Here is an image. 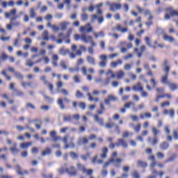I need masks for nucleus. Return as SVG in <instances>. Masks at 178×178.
Listing matches in <instances>:
<instances>
[{
  "mask_svg": "<svg viewBox=\"0 0 178 178\" xmlns=\"http://www.w3.org/2000/svg\"><path fill=\"white\" fill-rule=\"evenodd\" d=\"M116 156H118V152H113L111 154L110 159L107 162H106L103 165L104 169L108 168V165H111V163H114V166L115 168H120V165H122V162H123V159L120 158H117L115 159Z\"/></svg>",
  "mask_w": 178,
  "mask_h": 178,
  "instance_id": "obj_1",
  "label": "nucleus"
},
{
  "mask_svg": "<svg viewBox=\"0 0 178 178\" xmlns=\"http://www.w3.org/2000/svg\"><path fill=\"white\" fill-rule=\"evenodd\" d=\"M74 38L75 41H79V40H81L86 44H88V42H90L92 45V47H95L97 44L95 43L94 40H92V37L90 35H86V33H82L81 35L75 34L74 35Z\"/></svg>",
  "mask_w": 178,
  "mask_h": 178,
  "instance_id": "obj_2",
  "label": "nucleus"
},
{
  "mask_svg": "<svg viewBox=\"0 0 178 178\" xmlns=\"http://www.w3.org/2000/svg\"><path fill=\"white\" fill-rule=\"evenodd\" d=\"M107 6L109 8L110 12H118L122 9V3L118 2L111 3L109 1L106 2Z\"/></svg>",
  "mask_w": 178,
  "mask_h": 178,
  "instance_id": "obj_3",
  "label": "nucleus"
},
{
  "mask_svg": "<svg viewBox=\"0 0 178 178\" xmlns=\"http://www.w3.org/2000/svg\"><path fill=\"white\" fill-rule=\"evenodd\" d=\"M58 172L61 175H63L65 172H67V173H68V175H70V176H77V170H76V168H74V166L73 165L70 166V168H67L65 170L60 169Z\"/></svg>",
  "mask_w": 178,
  "mask_h": 178,
  "instance_id": "obj_4",
  "label": "nucleus"
},
{
  "mask_svg": "<svg viewBox=\"0 0 178 178\" xmlns=\"http://www.w3.org/2000/svg\"><path fill=\"white\" fill-rule=\"evenodd\" d=\"M56 90L58 92H60V94H63V95H65V97H67V95H69V91H67V90L65 88L61 89L62 87H63V82L58 81L56 83Z\"/></svg>",
  "mask_w": 178,
  "mask_h": 178,
  "instance_id": "obj_5",
  "label": "nucleus"
},
{
  "mask_svg": "<svg viewBox=\"0 0 178 178\" xmlns=\"http://www.w3.org/2000/svg\"><path fill=\"white\" fill-rule=\"evenodd\" d=\"M163 72H165V74L161 76V82L162 84H168L170 82L168 81L169 79V72L170 71V66H167L166 67L163 69Z\"/></svg>",
  "mask_w": 178,
  "mask_h": 178,
  "instance_id": "obj_6",
  "label": "nucleus"
},
{
  "mask_svg": "<svg viewBox=\"0 0 178 178\" xmlns=\"http://www.w3.org/2000/svg\"><path fill=\"white\" fill-rule=\"evenodd\" d=\"M69 139V135H66L63 138V142L65 144L64 148L65 149H67L69 148H74L76 147V145H74V143L73 142V140H74V138H71V142L70 144H67V140Z\"/></svg>",
  "mask_w": 178,
  "mask_h": 178,
  "instance_id": "obj_7",
  "label": "nucleus"
},
{
  "mask_svg": "<svg viewBox=\"0 0 178 178\" xmlns=\"http://www.w3.org/2000/svg\"><path fill=\"white\" fill-rule=\"evenodd\" d=\"M40 80L43 81L44 86H47L48 89L49 90L51 94H54V84L52 83L49 82L48 80H47V76H41Z\"/></svg>",
  "mask_w": 178,
  "mask_h": 178,
  "instance_id": "obj_8",
  "label": "nucleus"
},
{
  "mask_svg": "<svg viewBox=\"0 0 178 178\" xmlns=\"http://www.w3.org/2000/svg\"><path fill=\"white\" fill-rule=\"evenodd\" d=\"M13 15L10 18V23H15V20L19 18V15H16V9H12L10 13H5V17L8 19V17H10V16Z\"/></svg>",
  "mask_w": 178,
  "mask_h": 178,
  "instance_id": "obj_9",
  "label": "nucleus"
},
{
  "mask_svg": "<svg viewBox=\"0 0 178 178\" xmlns=\"http://www.w3.org/2000/svg\"><path fill=\"white\" fill-rule=\"evenodd\" d=\"M76 166L78 168V170H81V172L83 174L91 175L92 173V169H87V168H86V165H84L80 163H78L76 164Z\"/></svg>",
  "mask_w": 178,
  "mask_h": 178,
  "instance_id": "obj_10",
  "label": "nucleus"
},
{
  "mask_svg": "<svg viewBox=\"0 0 178 178\" xmlns=\"http://www.w3.org/2000/svg\"><path fill=\"white\" fill-rule=\"evenodd\" d=\"M99 59L101 60L99 63V66H100V67H106V65H108V56L102 54L99 56Z\"/></svg>",
  "mask_w": 178,
  "mask_h": 178,
  "instance_id": "obj_11",
  "label": "nucleus"
},
{
  "mask_svg": "<svg viewBox=\"0 0 178 178\" xmlns=\"http://www.w3.org/2000/svg\"><path fill=\"white\" fill-rule=\"evenodd\" d=\"M79 31L81 33H84V31L86 33H91L92 32V26H91V24L88 23L85 26H81L79 28Z\"/></svg>",
  "mask_w": 178,
  "mask_h": 178,
  "instance_id": "obj_12",
  "label": "nucleus"
},
{
  "mask_svg": "<svg viewBox=\"0 0 178 178\" xmlns=\"http://www.w3.org/2000/svg\"><path fill=\"white\" fill-rule=\"evenodd\" d=\"M121 45H126V47H122L121 48V52L122 54H126L127 52L128 49H131V48H133V44L132 43H127L126 42H121Z\"/></svg>",
  "mask_w": 178,
  "mask_h": 178,
  "instance_id": "obj_13",
  "label": "nucleus"
},
{
  "mask_svg": "<svg viewBox=\"0 0 178 178\" xmlns=\"http://www.w3.org/2000/svg\"><path fill=\"white\" fill-rule=\"evenodd\" d=\"M97 19L99 24H102L104 23V17L101 16L98 17V15L94 14L91 16V22L94 23Z\"/></svg>",
  "mask_w": 178,
  "mask_h": 178,
  "instance_id": "obj_14",
  "label": "nucleus"
},
{
  "mask_svg": "<svg viewBox=\"0 0 178 178\" xmlns=\"http://www.w3.org/2000/svg\"><path fill=\"white\" fill-rule=\"evenodd\" d=\"M118 101V97L114 95H108L106 99H104V104L106 105H111V102H116Z\"/></svg>",
  "mask_w": 178,
  "mask_h": 178,
  "instance_id": "obj_15",
  "label": "nucleus"
},
{
  "mask_svg": "<svg viewBox=\"0 0 178 178\" xmlns=\"http://www.w3.org/2000/svg\"><path fill=\"white\" fill-rule=\"evenodd\" d=\"M63 101H66V102H70V101L67 99V98H58L57 100V104L62 111L65 109V104L63 103Z\"/></svg>",
  "mask_w": 178,
  "mask_h": 178,
  "instance_id": "obj_16",
  "label": "nucleus"
},
{
  "mask_svg": "<svg viewBox=\"0 0 178 178\" xmlns=\"http://www.w3.org/2000/svg\"><path fill=\"white\" fill-rule=\"evenodd\" d=\"M162 98H167V99H172V95L170 93L159 95L155 99L156 102H159V100Z\"/></svg>",
  "mask_w": 178,
  "mask_h": 178,
  "instance_id": "obj_17",
  "label": "nucleus"
},
{
  "mask_svg": "<svg viewBox=\"0 0 178 178\" xmlns=\"http://www.w3.org/2000/svg\"><path fill=\"white\" fill-rule=\"evenodd\" d=\"M116 147H123V148H127V142L123 138L118 139V143H115Z\"/></svg>",
  "mask_w": 178,
  "mask_h": 178,
  "instance_id": "obj_18",
  "label": "nucleus"
},
{
  "mask_svg": "<svg viewBox=\"0 0 178 178\" xmlns=\"http://www.w3.org/2000/svg\"><path fill=\"white\" fill-rule=\"evenodd\" d=\"M81 72L83 76H86V79L87 80H88V81H91V80H92V76H91L90 74L87 75V67H86V66H83L81 68Z\"/></svg>",
  "mask_w": 178,
  "mask_h": 178,
  "instance_id": "obj_19",
  "label": "nucleus"
},
{
  "mask_svg": "<svg viewBox=\"0 0 178 178\" xmlns=\"http://www.w3.org/2000/svg\"><path fill=\"white\" fill-rule=\"evenodd\" d=\"M87 144H88V138L83 136L78 139V145H87Z\"/></svg>",
  "mask_w": 178,
  "mask_h": 178,
  "instance_id": "obj_20",
  "label": "nucleus"
},
{
  "mask_svg": "<svg viewBox=\"0 0 178 178\" xmlns=\"http://www.w3.org/2000/svg\"><path fill=\"white\" fill-rule=\"evenodd\" d=\"M145 152H146V154H147V155H150L148 156L149 161H152V162H154L155 161V156L154 154H152V149L147 148L145 149Z\"/></svg>",
  "mask_w": 178,
  "mask_h": 178,
  "instance_id": "obj_21",
  "label": "nucleus"
},
{
  "mask_svg": "<svg viewBox=\"0 0 178 178\" xmlns=\"http://www.w3.org/2000/svg\"><path fill=\"white\" fill-rule=\"evenodd\" d=\"M134 91H144V87L141 84V82H138L136 85L132 86Z\"/></svg>",
  "mask_w": 178,
  "mask_h": 178,
  "instance_id": "obj_22",
  "label": "nucleus"
},
{
  "mask_svg": "<svg viewBox=\"0 0 178 178\" xmlns=\"http://www.w3.org/2000/svg\"><path fill=\"white\" fill-rule=\"evenodd\" d=\"M115 30H116L117 31H120L123 34L129 31V28L127 27L122 28V25H120V24H118L115 28Z\"/></svg>",
  "mask_w": 178,
  "mask_h": 178,
  "instance_id": "obj_23",
  "label": "nucleus"
},
{
  "mask_svg": "<svg viewBox=\"0 0 178 178\" xmlns=\"http://www.w3.org/2000/svg\"><path fill=\"white\" fill-rule=\"evenodd\" d=\"M50 137L52 138V141L54 143H56L57 141H59L61 140L60 136H56V131H50Z\"/></svg>",
  "mask_w": 178,
  "mask_h": 178,
  "instance_id": "obj_24",
  "label": "nucleus"
},
{
  "mask_svg": "<svg viewBox=\"0 0 178 178\" xmlns=\"http://www.w3.org/2000/svg\"><path fill=\"white\" fill-rule=\"evenodd\" d=\"M52 66L54 67H58V61L59 60V56L58 54H53L51 56Z\"/></svg>",
  "mask_w": 178,
  "mask_h": 178,
  "instance_id": "obj_25",
  "label": "nucleus"
},
{
  "mask_svg": "<svg viewBox=\"0 0 178 178\" xmlns=\"http://www.w3.org/2000/svg\"><path fill=\"white\" fill-rule=\"evenodd\" d=\"M159 140L158 138L156 136H154L152 137H149L147 138V143H149V144H151L153 146L156 145V143H158Z\"/></svg>",
  "mask_w": 178,
  "mask_h": 178,
  "instance_id": "obj_26",
  "label": "nucleus"
},
{
  "mask_svg": "<svg viewBox=\"0 0 178 178\" xmlns=\"http://www.w3.org/2000/svg\"><path fill=\"white\" fill-rule=\"evenodd\" d=\"M149 82H150V84H152V87L149 85L146 86V88L148 91H151L152 88H155V87H156V81H155L154 79H151L149 80Z\"/></svg>",
  "mask_w": 178,
  "mask_h": 178,
  "instance_id": "obj_27",
  "label": "nucleus"
},
{
  "mask_svg": "<svg viewBox=\"0 0 178 178\" xmlns=\"http://www.w3.org/2000/svg\"><path fill=\"white\" fill-rule=\"evenodd\" d=\"M95 122H97L99 124V126H104V118H99L97 114H95L93 115Z\"/></svg>",
  "mask_w": 178,
  "mask_h": 178,
  "instance_id": "obj_28",
  "label": "nucleus"
},
{
  "mask_svg": "<svg viewBox=\"0 0 178 178\" xmlns=\"http://www.w3.org/2000/svg\"><path fill=\"white\" fill-rule=\"evenodd\" d=\"M164 131L165 134H167V141H172L173 138H172V136H170V129H169L168 126H165L164 127Z\"/></svg>",
  "mask_w": 178,
  "mask_h": 178,
  "instance_id": "obj_29",
  "label": "nucleus"
},
{
  "mask_svg": "<svg viewBox=\"0 0 178 178\" xmlns=\"http://www.w3.org/2000/svg\"><path fill=\"white\" fill-rule=\"evenodd\" d=\"M31 145H33V142H27L21 143L19 147L22 149H28Z\"/></svg>",
  "mask_w": 178,
  "mask_h": 178,
  "instance_id": "obj_30",
  "label": "nucleus"
},
{
  "mask_svg": "<svg viewBox=\"0 0 178 178\" xmlns=\"http://www.w3.org/2000/svg\"><path fill=\"white\" fill-rule=\"evenodd\" d=\"M20 24V22H15V23L8 24L6 25V29L10 31L13 29V26L15 27H19V25Z\"/></svg>",
  "mask_w": 178,
  "mask_h": 178,
  "instance_id": "obj_31",
  "label": "nucleus"
},
{
  "mask_svg": "<svg viewBox=\"0 0 178 178\" xmlns=\"http://www.w3.org/2000/svg\"><path fill=\"white\" fill-rule=\"evenodd\" d=\"M9 59V56L5 53V51H1L0 53V60L2 62H6Z\"/></svg>",
  "mask_w": 178,
  "mask_h": 178,
  "instance_id": "obj_32",
  "label": "nucleus"
},
{
  "mask_svg": "<svg viewBox=\"0 0 178 178\" xmlns=\"http://www.w3.org/2000/svg\"><path fill=\"white\" fill-rule=\"evenodd\" d=\"M123 61L121 59H118L116 61H112L110 64L111 67H118L119 65H122Z\"/></svg>",
  "mask_w": 178,
  "mask_h": 178,
  "instance_id": "obj_33",
  "label": "nucleus"
},
{
  "mask_svg": "<svg viewBox=\"0 0 178 178\" xmlns=\"http://www.w3.org/2000/svg\"><path fill=\"white\" fill-rule=\"evenodd\" d=\"M145 42H146V44L147 45V47H150V48H153L154 49H156V45H152L151 44V39L149 38V37H145L144 38Z\"/></svg>",
  "mask_w": 178,
  "mask_h": 178,
  "instance_id": "obj_34",
  "label": "nucleus"
},
{
  "mask_svg": "<svg viewBox=\"0 0 178 178\" xmlns=\"http://www.w3.org/2000/svg\"><path fill=\"white\" fill-rule=\"evenodd\" d=\"M163 40H164V41H168V42H175V38L172 36H169L167 34L163 35Z\"/></svg>",
  "mask_w": 178,
  "mask_h": 178,
  "instance_id": "obj_35",
  "label": "nucleus"
},
{
  "mask_svg": "<svg viewBox=\"0 0 178 178\" xmlns=\"http://www.w3.org/2000/svg\"><path fill=\"white\" fill-rule=\"evenodd\" d=\"M168 86L171 91H176V90H178V84L177 83L170 82L168 84Z\"/></svg>",
  "mask_w": 178,
  "mask_h": 178,
  "instance_id": "obj_36",
  "label": "nucleus"
},
{
  "mask_svg": "<svg viewBox=\"0 0 178 178\" xmlns=\"http://www.w3.org/2000/svg\"><path fill=\"white\" fill-rule=\"evenodd\" d=\"M166 11L170 13V16H178V12L173 10V8L172 7L167 8Z\"/></svg>",
  "mask_w": 178,
  "mask_h": 178,
  "instance_id": "obj_37",
  "label": "nucleus"
},
{
  "mask_svg": "<svg viewBox=\"0 0 178 178\" xmlns=\"http://www.w3.org/2000/svg\"><path fill=\"white\" fill-rule=\"evenodd\" d=\"M117 80H122L124 77V72L122 70H120L116 72Z\"/></svg>",
  "mask_w": 178,
  "mask_h": 178,
  "instance_id": "obj_38",
  "label": "nucleus"
},
{
  "mask_svg": "<svg viewBox=\"0 0 178 178\" xmlns=\"http://www.w3.org/2000/svg\"><path fill=\"white\" fill-rule=\"evenodd\" d=\"M82 51L81 50H76V54L74 53H70V57L71 59H74L76 58V56L78 55L79 56H81L82 55Z\"/></svg>",
  "mask_w": 178,
  "mask_h": 178,
  "instance_id": "obj_39",
  "label": "nucleus"
},
{
  "mask_svg": "<svg viewBox=\"0 0 178 178\" xmlns=\"http://www.w3.org/2000/svg\"><path fill=\"white\" fill-rule=\"evenodd\" d=\"M145 49H147V47L145 45H142L140 47V52H138L137 54V56L138 58H140L141 56H143V53L145 52Z\"/></svg>",
  "mask_w": 178,
  "mask_h": 178,
  "instance_id": "obj_40",
  "label": "nucleus"
},
{
  "mask_svg": "<svg viewBox=\"0 0 178 178\" xmlns=\"http://www.w3.org/2000/svg\"><path fill=\"white\" fill-rule=\"evenodd\" d=\"M86 60L88 62L90 65H95V58L91 56H88L86 57Z\"/></svg>",
  "mask_w": 178,
  "mask_h": 178,
  "instance_id": "obj_41",
  "label": "nucleus"
},
{
  "mask_svg": "<svg viewBox=\"0 0 178 178\" xmlns=\"http://www.w3.org/2000/svg\"><path fill=\"white\" fill-rule=\"evenodd\" d=\"M102 154H100V157L102 159H105L106 158V156H108V149L107 147H103L102 149Z\"/></svg>",
  "mask_w": 178,
  "mask_h": 178,
  "instance_id": "obj_42",
  "label": "nucleus"
},
{
  "mask_svg": "<svg viewBox=\"0 0 178 178\" xmlns=\"http://www.w3.org/2000/svg\"><path fill=\"white\" fill-rule=\"evenodd\" d=\"M69 24H70V22H60V26L61 27V30L63 31H65V30L67 29V26H69Z\"/></svg>",
  "mask_w": 178,
  "mask_h": 178,
  "instance_id": "obj_43",
  "label": "nucleus"
},
{
  "mask_svg": "<svg viewBox=\"0 0 178 178\" xmlns=\"http://www.w3.org/2000/svg\"><path fill=\"white\" fill-rule=\"evenodd\" d=\"M137 165L140 168H147L148 166V163H147V162L141 160L137 161Z\"/></svg>",
  "mask_w": 178,
  "mask_h": 178,
  "instance_id": "obj_44",
  "label": "nucleus"
},
{
  "mask_svg": "<svg viewBox=\"0 0 178 178\" xmlns=\"http://www.w3.org/2000/svg\"><path fill=\"white\" fill-rule=\"evenodd\" d=\"M52 151L50 148H46L42 152L41 156H47V155H51Z\"/></svg>",
  "mask_w": 178,
  "mask_h": 178,
  "instance_id": "obj_45",
  "label": "nucleus"
},
{
  "mask_svg": "<svg viewBox=\"0 0 178 178\" xmlns=\"http://www.w3.org/2000/svg\"><path fill=\"white\" fill-rule=\"evenodd\" d=\"M175 158H177V154H172V156H170L168 159L165 160L164 163H169V162H173V161H175Z\"/></svg>",
  "mask_w": 178,
  "mask_h": 178,
  "instance_id": "obj_46",
  "label": "nucleus"
},
{
  "mask_svg": "<svg viewBox=\"0 0 178 178\" xmlns=\"http://www.w3.org/2000/svg\"><path fill=\"white\" fill-rule=\"evenodd\" d=\"M160 148L163 149V151H165V149H168L169 148V144L168 142H163L160 144Z\"/></svg>",
  "mask_w": 178,
  "mask_h": 178,
  "instance_id": "obj_47",
  "label": "nucleus"
},
{
  "mask_svg": "<svg viewBox=\"0 0 178 178\" xmlns=\"http://www.w3.org/2000/svg\"><path fill=\"white\" fill-rule=\"evenodd\" d=\"M152 133L154 137H156V136H158L159 134V133H161V131L159 129H157L156 127H153L152 128Z\"/></svg>",
  "mask_w": 178,
  "mask_h": 178,
  "instance_id": "obj_48",
  "label": "nucleus"
},
{
  "mask_svg": "<svg viewBox=\"0 0 178 178\" xmlns=\"http://www.w3.org/2000/svg\"><path fill=\"white\" fill-rule=\"evenodd\" d=\"M105 112V106H104V103L100 104V110L97 111L98 115H102Z\"/></svg>",
  "mask_w": 178,
  "mask_h": 178,
  "instance_id": "obj_49",
  "label": "nucleus"
},
{
  "mask_svg": "<svg viewBox=\"0 0 178 178\" xmlns=\"http://www.w3.org/2000/svg\"><path fill=\"white\" fill-rule=\"evenodd\" d=\"M133 132H129L127 131H125L124 132H122V137L123 138H127L129 137H131V136H133Z\"/></svg>",
  "mask_w": 178,
  "mask_h": 178,
  "instance_id": "obj_50",
  "label": "nucleus"
},
{
  "mask_svg": "<svg viewBox=\"0 0 178 178\" xmlns=\"http://www.w3.org/2000/svg\"><path fill=\"white\" fill-rule=\"evenodd\" d=\"M17 175H19V176H24V175H29V171L26 170L24 171H22L20 170V168L19 167V168L17 170Z\"/></svg>",
  "mask_w": 178,
  "mask_h": 178,
  "instance_id": "obj_51",
  "label": "nucleus"
},
{
  "mask_svg": "<svg viewBox=\"0 0 178 178\" xmlns=\"http://www.w3.org/2000/svg\"><path fill=\"white\" fill-rule=\"evenodd\" d=\"M106 76H111V79H115V77H116V74L113 73L112 70H108V71L106 72Z\"/></svg>",
  "mask_w": 178,
  "mask_h": 178,
  "instance_id": "obj_52",
  "label": "nucleus"
},
{
  "mask_svg": "<svg viewBox=\"0 0 178 178\" xmlns=\"http://www.w3.org/2000/svg\"><path fill=\"white\" fill-rule=\"evenodd\" d=\"M87 96L88 97V100L90 101L91 102L92 101H95V102H98L99 101V98L92 97V96H91V93H87Z\"/></svg>",
  "mask_w": 178,
  "mask_h": 178,
  "instance_id": "obj_53",
  "label": "nucleus"
},
{
  "mask_svg": "<svg viewBox=\"0 0 178 178\" xmlns=\"http://www.w3.org/2000/svg\"><path fill=\"white\" fill-rule=\"evenodd\" d=\"M152 115L150 113H145L144 114H140V119H145L147 118V119H149L152 118Z\"/></svg>",
  "mask_w": 178,
  "mask_h": 178,
  "instance_id": "obj_54",
  "label": "nucleus"
},
{
  "mask_svg": "<svg viewBox=\"0 0 178 178\" xmlns=\"http://www.w3.org/2000/svg\"><path fill=\"white\" fill-rule=\"evenodd\" d=\"M131 106H136V104L133 102H129L124 105V108L126 109L130 108Z\"/></svg>",
  "mask_w": 178,
  "mask_h": 178,
  "instance_id": "obj_55",
  "label": "nucleus"
},
{
  "mask_svg": "<svg viewBox=\"0 0 178 178\" xmlns=\"http://www.w3.org/2000/svg\"><path fill=\"white\" fill-rule=\"evenodd\" d=\"M25 65H26V66H28V67H33V66H34V65H35V63L33 62L30 59H28V60H26Z\"/></svg>",
  "mask_w": 178,
  "mask_h": 178,
  "instance_id": "obj_56",
  "label": "nucleus"
},
{
  "mask_svg": "<svg viewBox=\"0 0 178 178\" xmlns=\"http://www.w3.org/2000/svg\"><path fill=\"white\" fill-rule=\"evenodd\" d=\"M131 176L133 178H141V175L138 173V171L134 170L131 173Z\"/></svg>",
  "mask_w": 178,
  "mask_h": 178,
  "instance_id": "obj_57",
  "label": "nucleus"
},
{
  "mask_svg": "<svg viewBox=\"0 0 178 178\" xmlns=\"http://www.w3.org/2000/svg\"><path fill=\"white\" fill-rule=\"evenodd\" d=\"M29 13H30V17L31 19H34V17H35L36 13H35V10L34 8H31Z\"/></svg>",
  "mask_w": 178,
  "mask_h": 178,
  "instance_id": "obj_58",
  "label": "nucleus"
},
{
  "mask_svg": "<svg viewBox=\"0 0 178 178\" xmlns=\"http://www.w3.org/2000/svg\"><path fill=\"white\" fill-rule=\"evenodd\" d=\"M161 108H166V106H170V102L169 101H165L160 104Z\"/></svg>",
  "mask_w": 178,
  "mask_h": 178,
  "instance_id": "obj_59",
  "label": "nucleus"
},
{
  "mask_svg": "<svg viewBox=\"0 0 178 178\" xmlns=\"http://www.w3.org/2000/svg\"><path fill=\"white\" fill-rule=\"evenodd\" d=\"M70 156H71L72 159H77V158H79V154L74 152H70Z\"/></svg>",
  "mask_w": 178,
  "mask_h": 178,
  "instance_id": "obj_60",
  "label": "nucleus"
},
{
  "mask_svg": "<svg viewBox=\"0 0 178 178\" xmlns=\"http://www.w3.org/2000/svg\"><path fill=\"white\" fill-rule=\"evenodd\" d=\"M15 95L17 97H23V95H24V92L22 90H19L17 89H15Z\"/></svg>",
  "mask_w": 178,
  "mask_h": 178,
  "instance_id": "obj_61",
  "label": "nucleus"
},
{
  "mask_svg": "<svg viewBox=\"0 0 178 178\" xmlns=\"http://www.w3.org/2000/svg\"><path fill=\"white\" fill-rule=\"evenodd\" d=\"M134 130L136 133H140V130H141V124L140 123L137 124L135 127H134Z\"/></svg>",
  "mask_w": 178,
  "mask_h": 178,
  "instance_id": "obj_62",
  "label": "nucleus"
},
{
  "mask_svg": "<svg viewBox=\"0 0 178 178\" xmlns=\"http://www.w3.org/2000/svg\"><path fill=\"white\" fill-rule=\"evenodd\" d=\"M43 40H44V41H48L49 40V36L48 35V32H47V31H44V32H43Z\"/></svg>",
  "mask_w": 178,
  "mask_h": 178,
  "instance_id": "obj_63",
  "label": "nucleus"
},
{
  "mask_svg": "<svg viewBox=\"0 0 178 178\" xmlns=\"http://www.w3.org/2000/svg\"><path fill=\"white\" fill-rule=\"evenodd\" d=\"M75 96L76 98H84V95L80 90L76 92Z\"/></svg>",
  "mask_w": 178,
  "mask_h": 178,
  "instance_id": "obj_64",
  "label": "nucleus"
}]
</instances>
